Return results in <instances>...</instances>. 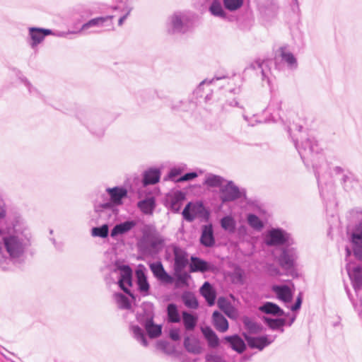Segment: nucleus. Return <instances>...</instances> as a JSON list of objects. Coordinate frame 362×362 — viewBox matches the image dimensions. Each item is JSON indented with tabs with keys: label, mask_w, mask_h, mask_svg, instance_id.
<instances>
[{
	"label": "nucleus",
	"mask_w": 362,
	"mask_h": 362,
	"mask_svg": "<svg viewBox=\"0 0 362 362\" xmlns=\"http://www.w3.org/2000/svg\"><path fill=\"white\" fill-rule=\"evenodd\" d=\"M30 245V235L28 233L16 228L8 230L7 233L0 238V259L5 269L9 268L4 265L5 262L21 264Z\"/></svg>",
	"instance_id": "1"
},
{
	"label": "nucleus",
	"mask_w": 362,
	"mask_h": 362,
	"mask_svg": "<svg viewBox=\"0 0 362 362\" xmlns=\"http://www.w3.org/2000/svg\"><path fill=\"white\" fill-rule=\"evenodd\" d=\"M302 127L298 125L289 126L288 132H297L298 135H294L296 138H293L296 148H297L302 160L305 165H308L309 161H315V158L320 160L322 164L327 167L325 159L322 156H317L319 147L317 141L314 139L306 137L305 133L301 132Z\"/></svg>",
	"instance_id": "2"
},
{
	"label": "nucleus",
	"mask_w": 362,
	"mask_h": 362,
	"mask_svg": "<svg viewBox=\"0 0 362 362\" xmlns=\"http://www.w3.org/2000/svg\"><path fill=\"white\" fill-rule=\"evenodd\" d=\"M113 18L114 16L96 17L83 23L78 30L59 32L57 37H66L69 34L100 33L105 30H112L114 29Z\"/></svg>",
	"instance_id": "3"
},
{
	"label": "nucleus",
	"mask_w": 362,
	"mask_h": 362,
	"mask_svg": "<svg viewBox=\"0 0 362 362\" xmlns=\"http://www.w3.org/2000/svg\"><path fill=\"white\" fill-rule=\"evenodd\" d=\"M194 16L186 13H176L173 15L168 24L170 33H186L194 25Z\"/></svg>",
	"instance_id": "4"
},
{
	"label": "nucleus",
	"mask_w": 362,
	"mask_h": 362,
	"mask_svg": "<svg viewBox=\"0 0 362 362\" xmlns=\"http://www.w3.org/2000/svg\"><path fill=\"white\" fill-rule=\"evenodd\" d=\"M351 213L360 219V222L356 225L350 235V241L354 256L358 260L362 261V211L353 210Z\"/></svg>",
	"instance_id": "5"
},
{
	"label": "nucleus",
	"mask_w": 362,
	"mask_h": 362,
	"mask_svg": "<svg viewBox=\"0 0 362 362\" xmlns=\"http://www.w3.org/2000/svg\"><path fill=\"white\" fill-rule=\"evenodd\" d=\"M298 255L294 248H286L282 250L278 262L281 267L284 269L287 275L296 276V271Z\"/></svg>",
	"instance_id": "6"
},
{
	"label": "nucleus",
	"mask_w": 362,
	"mask_h": 362,
	"mask_svg": "<svg viewBox=\"0 0 362 362\" xmlns=\"http://www.w3.org/2000/svg\"><path fill=\"white\" fill-rule=\"evenodd\" d=\"M57 34L58 33L53 34L50 29L30 27L28 28V37L27 41L30 47L34 49L44 40L45 36L49 35H54L57 36Z\"/></svg>",
	"instance_id": "7"
},
{
	"label": "nucleus",
	"mask_w": 362,
	"mask_h": 362,
	"mask_svg": "<svg viewBox=\"0 0 362 362\" xmlns=\"http://www.w3.org/2000/svg\"><path fill=\"white\" fill-rule=\"evenodd\" d=\"M137 320L144 326L150 338H156L160 335L161 326L153 323V315L151 313H146L145 315L139 314L137 315Z\"/></svg>",
	"instance_id": "8"
},
{
	"label": "nucleus",
	"mask_w": 362,
	"mask_h": 362,
	"mask_svg": "<svg viewBox=\"0 0 362 362\" xmlns=\"http://www.w3.org/2000/svg\"><path fill=\"white\" fill-rule=\"evenodd\" d=\"M220 198L223 202H232L242 197L243 192L232 181L220 188Z\"/></svg>",
	"instance_id": "9"
},
{
	"label": "nucleus",
	"mask_w": 362,
	"mask_h": 362,
	"mask_svg": "<svg viewBox=\"0 0 362 362\" xmlns=\"http://www.w3.org/2000/svg\"><path fill=\"white\" fill-rule=\"evenodd\" d=\"M289 234L282 229L274 228L266 235L265 243L267 245H281L289 242Z\"/></svg>",
	"instance_id": "10"
},
{
	"label": "nucleus",
	"mask_w": 362,
	"mask_h": 362,
	"mask_svg": "<svg viewBox=\"0 0 362 362\" xmlns=\"http://www.w3.org/2000/svg\"><path fill=\"white\" fill-rule=\"evenodd\" d=\"M119 272V278L118 284L119 287L127 294L132 296L127 286H132V270L128 265H122L118 267Z\"/></svg>",
	"instance_id": "11"
},
{
	"label": "nucleus",
	"mask_w": 362,
	"mask_h": 362,
	"mask_svg": "<svg viewBox=\"0 0 362 362\" xmlns=\"http://www.w3.org/2000/svg\"><path fill=\"white\" fill-rule=\"evenodd\" d=\"M106 192L110 197V202L105 203L103 205L104 208H110L112 204L114 205H121L122 199L127 196V190L124 187H115L112 188H107Z\"/></svg>",
	"instance_id": "12"
},
{
	"label": "nucleus",
	"mask_w": 362,
	"mask_h": 362,
	"mask_svg": "<svg viewBox=\"0 0 362 362\" xmlns=\"http://www.w3.org/2000/svg\"><path fill=\"white\" fill-rule=\"evenodd\" d=\"M205 212V208L202 202H189L182 211L183 218L187 221H192L199 215Z\"/></svg>",
	"instance_id": "13"
},
{
	"label": "nucleus",
	"mask_w": 362,
	"mask_h": 362,
	"mask_svg": "<svg viewBox=\"0 0 362 362\" xmlns=\"http://www.w3.org/2000/svg\"><path fill=\"white\" fill-rule=\"evenodd\" d=\"M282 101L281 100L276 96L272 98L268 106L267 107L265 112L271 115L272 120L277 122L281 120L284 122V116L282 115L281 110Z\"/></svg>",
	"instance_id": "14"
},
{
	"label": "nucleus",
	"mask_w": 362,
	"mask_h": 362,
	"mask_svg": "<svg viewBox=\"0 0 362 362\" xmlns=\"http://www.w3.org/2000/svg\"><path fill=\"white\" fill-rule=\"evenodd\" d=\"M145 272V267L143 265H139L135 274L138 290L143 296H148L150 291V284Z\"/></svg>",
	"instance_id": "15"
},
{
	"label": "nucleus",
	"mask_w": 362,
	"mask_h": 362,
	"mask_svg": "<svg viewBox=\"0 0 362 362\" xmlns=\"http://www.w3.org/2000/svg\"><path fill=\"white\" fill-rule=\"evenodd\" d=\"M143 239L153 250L160 248L164 243L163 239L156 233V230L150 227L144 230Z\"/></svg>",
	"instance_id": "16"
},
{
	"label": "nucleus",
	"mask_w": 362,
	"mask_h": 362,
	"mask_svg": "<svg viewBox=\"0 0 362 362\" xmlns=\"http://www.w3.org/2000/svg\"><path fill=\"white\" fill-rule=\"evenodd\" d=\"M149 268L152 272L153 276L161 283L172 284L174 279L168 274L164 269V267L160 262H153L149 264Z\"/></svg>",
	"instance_id": "17"
},
{
	"label": "nucleus",
	"mask_w": 362,
	"mask_h": 362,
	"mask_svg": "<svg viewBox=\"0 0 362 362\" xmlns=\"http://www.w3.org/2000/svg\"><path fill=\"white\" fill-rule=\"evenodd\" d=\"M175 256L174 270L176 274L180 273L188 263L187 253L180 247H173Z\"/></svg>",
	"instance_id": "18"
},
{
	"label": "nucleus",
	"mask_w": 362,
	"mask_h": 362,
	"mask_svg": "<svg viewBox=\"0 0 362 362\" xmlns=\"http://www.w3.org/2000/svg\"><path fill=\"white\" fill-rule=\"evenodd\" d=\"M247 344L251 348H256L262 350L265 346L270 344L274 341V337L268 336H262L258 337L245 335Z\"/></svg>",
	"instance_id": "19"
},
{
	"label": "nucleus",
	"mask_w": 362,
	"mask_h": 362,
	"mask_svg": "<svg viewBox=\"0 0 362 362\" xmlns=\"http://www.w3.org/2000/svg\"><path fill=\"white\" fill-rule=\"evenodd\" d=\"M137 225V221L134 220L127 221L117 224L111 230L110 235L115 238L117 235H124L132 230Z\"/></svg>",
	"instance_id": "20"
},
{
	"label": "nucleus",
	"mask_w": 362,
	"mask_h": 362,
	"mask_svg": "<svg viewBox=\"0 0 362 362\" xmlns=\"http://www.w3.org/2000/svg\"><path fill=\"white\" fill-rule=\"evenodd\" d=\"M347 272L351 280L353 286L355 290L362 288V268L356 267L351 269L349 265L346 267Z\"/></svg>",
	"instance_id": "21"
},
{
	"label": "nucleus",
	"mask_w": 362,
	"mask_h": 362,
	"mask_svg": "<svg viewBox=\"0 0 362 362\" xmlns=\"http://www.w3.org/2000/svg\"><path fill=\"white\" fill-rule=\"evenodd\" d=\"M201 243L205 247H212L215 243L214 230L211 224L205 225L202 227Z\"/></svg>",
	"instance_id": "22"
},
{
	"label": "nucleus",
	"mask_w": 362,
	"mask_h": 362,
	"mask_svg": "<svg viewBox=\"0 0 362 362\" xmlns=\"http://www.w3.org/2000/svg\"><path fill=\"white\" fill-rule=\"evenodd\" d=\"M217 303L218 308L230 318L238 317V310L226 298L220 297Z\"/></svg>",
	"instance_id": "23"
},
{
	"label": "nucleus",
	"mask_w": 362,
	"mask_h": 362,
	"mask_svg": "<svg viewBox=\"0 0 362 362\" xmlns=\"http://www.w3.org/2000/svg\"><path fill=\"white\" fill-rule=\"evenodd\" d=\"M272 290L281 300L286 303L291 302L293 293L288 286H274Z\"/></svg>",
	"instance_id": "24"
},
{
	"label": "nucleus",
	"mask_w": 362,
	"mask_h": 362,
	"mask_svg": "<svg viewBox=\"0 0 362 362\" xmlns=\"http://www.w3.org/2000/svg\"><path fill=\"white\" fill-rule=\"evenodd\" d=\"M191 260L192 263L190 264V271L192 272H205L211 269V265L203 259L192 257Z\"/></svg>",
	"instance_id": "25"
},
{
	"label": "nucleus",
	"mask_w": 362,
	"mask_h": 362,
	"mask_svg": "<svg viewBox=\"0 0 362 362\" xmlns=\"http://www.w3.org/2000/svg\"><path fill=\"white\" fill-rule=\"evenodd\" d=\"M200 293L204 296L209 305H213L215 303L216 292L209 282H205L200 288Z\"/></svg>",
	"instance_id": "26"
},
{
	"label": "nucleus",
	"mask_w": 362,
	"mask_h": 362,
	"mask_svg": "<svg viewBox=\"0 0 362 362\" xmlns=\"http://www.w3.org/2000/svg\"><path fill=\"white\" fill-rule=\"evenodd\" d=\"M213 322L214 327L219 332H225L228 329L227 320L218 311H215L213 313Z\"/></svg>",
	"instance_id": "27"
},
{
	"label": "nucleus",
	"mask_w": 362,
	"mask_h": 362,
	"mask_svg": "<svg viewBox=\"0 0 362 362\" xmlns=\"http://www.w3.org/2000/svg\"><path fill=\"white\" fill-rule=\"evenodd\" d=\"M202 332L208 341L209 346L215 348L219 344V339L216 333L209 327H202Z\"/></svg>",
	"instance_id": "28"
},
{
	"label": "nucleus",
	"mask_w": 362,
	"mask_h": 362,
	"mask_svg": "<svg viewBox=\"0 0 362 362\" xmlns=\"http://www.w3.org/2000/svg\"><path fill=\"white\" fill-rule=\"evenodd\" d=\"M160 173L157 169H150L144 173V185H154L160 180Z\"/></svg>",
	"instance_id": "29"
},
{
	"label": "nucleus",
	"mask_w": 362,
	"mask_h": 362,
	"mask_svg": "<svg viewBox=\"0 0 362 362\" xmlns=\"http://www.w3.org/2000/svg\"><path fill=\"white\" fill-rule=\"evenodd\" d=\"M281 60L287 63L288 66L294 69L297 67V61L293 54L287 50L286 47H281L279 50Z\"/></svg>",
	"instance_id": "30"
},
{
	"label": "nucleus",
	"mask_w": 362,
	"mask_h": 362,
	"mask_svg": "<svg viewBox=\"0 0 362 362\" xmlns=\"http://www.w3.org/2000/svg\"><path fill=\"white\" fill-rule=\"evenodd\" d=\"M225 340L230 343L233 349L239 353L243 352L245 349V342L237 335L226 337Z\"/></svg>",
	"instance_id": "31"
},
{
	"label": "nucleus",
	"mask_w": 362,
	"mask_h": 362,
	"mask_svg": "<svg viewBox=\"0 0 362 362\" xmlns=\"http://www.w3.org/2000/svg\"><path fill=\"white\" fill-rule=\"evenodd\" d=\"M184 346L189 352L199 354L202 351L199 341L194 337H186L185 339Z\"/></svg>",
	"instance_id": "32"
},
{
	"label": "nucleus",
	"mask_w": 362,
	"mask_h": 362,
	"mask_svg": "<svg viewBox=\"0 0 362 362\" xmlns=\"http://www.w3.org/2000/svg\"><path fill=\"white\" fill-rule=\"evenodd\" d=\"M341 182L346 191H351L359 185L358 180L351 173L344 175Z\"/></svg>",
	"instance_id": "33"
},
{
	"label": "nucleus",
	"mask_w": 362,
	"mask_h": 362,
	"mask_svg": "<svg viewBox=\"0 0 362 362\" xmlns=\"http://www.w3.org/2000/svg\"><path fill=\"white\" fill-rule=\"evenodd\" d=\"M185 196L182 192L174 194L170 199V208L174 212H178L182 207Z\"/></svg>",
	"instance_id": "34"
},
{
	"label": "nucleus",
	"mask_w": 362,
	"mask_h": 362,
	"mask_svg": "<svg viewBox=\"0 0 362 362\" xmlns=\"http://www.w3.org/2000/svg\"><path fill=\"white\" fill-rule=\"evenodd\" d=\"M259 310L267 314L281 316L284 311L275 303L267 302L259 308Z\"/></svg>",
	"instance_id": "35"
},
{
	"label": "nucleus",
	"mask_w": 362,
	"mask_h": 362,
	"mask_svg": "<svg viewBox=\"0 0 362 362\" xmlns=\"http://www.w3.org/2000/svg\"><path fill=\"white\" fill-rule=\"evenodd\" d=\"M209 11L214 16L219 17L223 19L227 18L226 12L223 8L221 2L218 1V0H214L211 3L209 7Z\"/></svg>",
	"instance_id": "36"
},
{
	"label": "nucleus",
	"mask_w": 362,
	"mask_h": 362,
	"mask_svg": "<svg viewBox=\"0 0 362 362\" xmlns=\"http://www.w3.org/2000/svg\"><path fill=\"white\" fill-rule=\"evenodd\" d=\"M138 207L146 214H151L155 208V201L153 198H148L140 201L138 203Z\"/></svg>",
	"instance_id": "37"
},
{
	"label": "nucleus",
	"mask_w": 362,
	"mask_h": 362,
	"mask_svg": "<svg viewBox=\"0 0 362 362\" xmlns=\"http://www.w3.org/2000/svg\"><path fill=\"white\" fill-rule=\"evenodd\" d=\"M223 178L219 175L209 174L206 177L204 184L210 187H217L223 186Z\"/></svg>",
	"instance_id": "38"
},
{
	"label": "nucleus",
	"mask_w": 362,
	"mask_h": 362,
	"mask_svg": "<svg viewBox=\"0 0 362 362\" xmlns=\"http://www.w3.org/2000/svg\"><path fill=\"white\" fill-rule=\"evenodd\" d=\"M221 226L223 229L229 232L234 233L235 230L236 223L231 216H226L221 219Z\"/></svg>",
	"instance_id": "39"
},
{
	"label": "nucleus",
	"mask_w": 362,
	"mask_h": 362,
	"mask_svg": "<svg viewBox=\"0 0 362 362\" xmlns=\"http://www.w3.org/2000/svg\"><path fill=\"white\" fill-rule=\"evenodd\" d=\"M130 329L133 334V337L138 341H139L144 346H148V341L141 328L137 325H131Z\"/></svg>",
	"instance_id": "40"
},
{
	"label": "nucleus",
	"mask_w": 362,
	"mask_h": 362,
	"mask_svg": "<svg viewBox=\"0 0 362 362\" xmlns=\"http://www.w3.org/2000/svg\"><path fill=\"white\" fill-rule=\"evenodd\" d=\"M250 68H251L254 70L259 71L262 74V79L263 81H264L266 79H267L269 81L268 71L267 70V64L266 62H261L260 61H256L250 64Z\"/></svg>",
	"instance_id": "41"
},
{
	"label": "nucleus",
	"mask_w": 362,
	"mask_h": 362,
	"mask_svg": "<svg viewBox=\"0 0 362 362\" xmlns=\"http://www.w3.org/2000/svg\"><path fill=\"white\" fill-rule=\"evenodd\" d=\"M247 223L248 224L255 230L257 231H260L263 227L264 223L263 222L259 219L258 216H257L255 214H250L247 215Z\"/></svg>",
	"instance_id": "42"
},
{
	"label": "nucleus",
	"mask_w": 362,
	"mask_h": 362,
	"mask_svg": "<svg viewBox=\"0 0 362 362\" xmlns=\"http://www.w3.org/2000/svg\"><path fill=\"white\" fill-rule=\"evenodd\" d=\"M182 299L185 305L189 308L195 309L198 307V302L194 294L192 293H184L182 296Z\"/></svg>",
	"instance_id": "43"
},
{
	"label": "nucleus",
	"mask_w": 362,
	"mask_h": 362,
	"mask_svg": "<svg viewBox=\"0 0 362 362\" xmlns=\"http://www.w3.org/2000/svg\"><path fill=\"white\" fill-rule=\"evenodd\" d=\"M115 300L117 306L120 309H129L131 308V303L127 296L122 293H115L114 295Z\"/></svg>",
	"instance_id": "44"
},
{
	"label": "nucleus",
	"mask_w": 362,
	"mask_h": 362,
	"mask_svg": "<svg viewBox=\"0 0 362 362\" xmlns=\"http://www.w3.org/2000/svg\"><path fill=\"white\" fill-rule=\"evenodd\" d=\"M168 320L171 322H178L180 320L176 305L170 303L167 308Z\"/></svg>",
	"instance_id": "45"
},
{
	"label": "nucleus",
	"mask_w": 362,
	"mask_h": 362,
	"mask_svg": "<svg viewBox=\"0 0 362 362\" xmlns=\"http://www.w3.org/2000/svg\"><path fill=\"white\" fill-rule=\"evenodd\" d=\"M225 8L230 11L239 9L243 4V0H223Z\"/></svg>",
	"instance_id": "46"
},
{
	"label": "nucleus",
	"mask_w": 362,
	"mask_h": 362,
	"mask_svg": "<svg viewBox=\"0 0 362 362\" xmlns=\"http://www.w3.org/2000/svg\"><path fill=\"white\" fill-rule=\"evenodd\" d=\"M183 322L187 329H193L196 325V319L194 316L187 312H183Z\"/></svg>",
	"instance_id": "47"
},
{
	"label": "nucleus",
	"mask_w": 362,
	"mask_h": 362,
	"mask_svg": "<svg viewBox=\"0 0 362 362\" xmlns=\"http://www.w3.org/2000/svg\"><path fill=\"white\" fill-rule=\"evenodd\" d=\"M108 226L104 224L100 227L92 228L91 235L94 237L106 238L108 235Z\"/></svg>",
	"instance_id": "48"
},
{
	"label": "nucleus",
	"mask_w": 362,
	"mask_h": 362,
	"mask_svg": "<svg viewBox=\"0 0 362 362\" xmlns=\"http://www.w3.org/2000/svg\"><path fill=\"white\" fill-rule=\"evenodd\" d=\"M268 325L272 329H277L282 327L286 324V320L284 319H269L266 318Z\"/></svg>",
	"instance_id": "49"
},
{
	"label": "nucleus",
	"mask_w": 362,
	"mask_h": 362,
	"mask_svg": "<svg viewBox=\"0 0 362 362\" xmlns=\"http://www.w3.org/2000/svg\"><path fill=\"white\" fill-rule=\"evenodd\" d=\"M243 323L245 328L251 332H256L259 329V326L247 317L243 318Z\"/></svg>",
	"instance_id": "50"
},
{
	"label": "nucleus",
	"mask_w": 362,
	"mask_h": 362,
	"mask_svg": "<svg viewBox=\"0 0 362 362\" xmlns=\"http://www.w3.org/2000/svg\"><path fill=\"white\" fill-rule=\"evenodd\" d=\"M238 107L242 108L243 107L240 105L239 103L236 100H233L231 101H227L223 105V109L226 111L228 110V107Z\"/></svg>",
	"instance_id": "51"
},
{
	"label": "nucleus",
	"mask_w": 362,
	"mask_h": 362,
	"mask_svg": "<svg viewBox=\"0 0 362 362\" xmlns=\"http://www.w3.org/2000/svg\"><path fill=\"white\" fill-rule=\"evenodd\" d=\"M6 207L4 200L0 194V219L6 217Z\"/></svg>",
	"instance_id": "52"
},
{
	"label": "nucleus",
	"mask_w": 362,
	"mask_h": 362,
	"mask_svg": "<svg viewBox=\"0 0 362 362\" xmlns=\"http://www.w3.org/2000/svg\"><path fill=\"white\" fill-rule=\"evenodd\" d=\"M197 177V173H194V172L189 173H186L185 175H183L180 178H179L178 181L184 182V181L191 180Z\"/></svg>",
	"instance_id": "53"
},
{
	"label": "nucleus",
	"mask_w": 362,
	"mask_h": 362,
	"mask_svg": "<svg viewBox=\"0 0 362 362\" xmlns=\"http://www.w3.org/2000/svg\"><path fill=\"white\" fill-rule=\"evenodd\" d=\"M313 168L315 169V176L317 177V182H318V185L320 187V191H321V193L322 194L323 193V189H322V180H321V177H320V172L318 169V167L317 165V164L315 163H313Z\"/></svg>",
	"instance_id": "54"
},
{
	"label": "nucleus",
	"mask_w": 362,
	"mask_h": 362,
	"mask_svg": "<svg viewBox=\"0 0 362 362\" xmlns=\"http://www.w3.org/2000/svg\"><path fill=\"white\" fill-rule=\"evenodd\" d=\"M170 337L173 341H177L180 339V330L177 329H171L170 332Z\"/></svg>",
	"instance_id": "55"
},
{
	"label": "nucleus",
	"mask_w": 362,
	"mask_h": 362,
	"mask_svg": "<svg viewBox=\"0 0 362 362\" xmlns=\"http://www.w3.org/2000/svg\"><path fill=\"white\" fill-rule=\"evenodd\" d=\"M301 303H302V296H301V293H300L296 299V303L293 306H291V309L293 311L298 310L300 308Z\"/></svg>",
	"instance_id": "56"
},
{
	"label": "nucleus",
	"mask_w": 362,
	"mask_h": 362,
	"mask_svg": "<svg viewBox=\"0 0 362 362\" xmlns=\"http://www.w3.org/2000/svg\"><path fill=\"white\" fill-rule=\"evenodd\" d=\"M234 276L239 281H242L243 277V270L240 268L236 269L234 272Z\"/></svg>",
	"instance_id": "57"
},
{
	"label": "nucleus",
	"mask_w": 362,
	"mask_h": 362,
	"mask_svg": "<svg viewBox=\"0 0 362 362\" xmlns=\"http://www.w3.org/2000/svg\"><path fill=\"white\" fill-rule=\"evenodd\" d=\"M86 125L93 133L96 134L98 136L103 135L104 133L103 129H101L98 132H97L92 124L87 123Z\"/></svg>",
	"instance_id": "58"
},
{
	"label": "nucleus",
	"mask_w": 362,
	"mask_h": 362,
	"mask_svg": "<svg viewBox=\"0 0 362 362\" xmlns=\"http://www.w3.org/2000/svg\"><path fill=\"white\" fill-rule=\"evenodd\" d=\"M206 359H207L208 361L221 362V358H219L217 356L209 355V356H206Z\"/></svg>",
	"instance_id": "59"
},
{
	"label": "nucleus",
	"mask_w": 362,
	"mask_h": 362,
	"mask_svg": "<svg viewBox=\"0 0 362 362\" xmlns=\"http://www.w3.org/2000/svg\"><path fill=\"white\" fill-rule=\"evenodd\" d=\"M244 119L248 122V124L251 126H254L257 121L256 119H250L248 118V117L245 115H243Z\"/></svg>",
	"instance_id": "60"
},
{
	"label": "nucleus",
	"mask_w": 362,
	"mask_h": 362,
	"mask_svg": "<svg viewBox=\"0 0 362 362\" xmlns=\"http://www.w3.org/2000/svg\"><path fill=\"white\" fill-rule=\"evenodd\" d=\"M129 11L125 14L123 16H122L119 21H118V24L119 25H122L124 23V21L126 20V18H127L128 15L129 14Z\"/></svg>",
	"instance_id": "61"
},
{
	"label": "nucleus",
	"mask_w": 362,
	"mask_h": 362,
	"mask_svg": "<svg viewBox=\"0 0 362 362\" xmlns=\"http://www.w3.org/2000/svg\"><path fill=\"white\" fill-rule=\"evenodd\" d=\"M179 173H180V171L177 169L174 168V169L171 170L170 175L171 177H175V175H178Z\"/></svg>",
	"instance_id": "62"
},
{
	"label": "nucleus",
	"mask_w": 362,
	"mask_h": 362,
	"mask_svg": "<svg viewBox=\"0 0 362 362\" xmlns=\"http://www.w3.org/2000/svg\"><path fill=\"white\" fill-rule=\"evenodd\" d=\"M213 81H214V78H213L212 80H209V81H208V80H204L203 81H202V82L199 83L198 88H199V89H200V88H202V86L204 84H205V83H209H209H211Z\"/></svg>",
	"instance_id": "63"
},
{
	"label": "nucleus",
	"mask_w": 362,
	"mask_h": 362,
	"mask_svg": "<svg viewBox=\"0 0 362 362\" xmlns=\"http://www.w3.org/2000/svg\"><path fill=\"white\" fill-rule=\"evenodd\" d=\"M334 171L337 174H340V173H343V169L341 167L337 166V167L334 168Z\"/></svg>",
	"instance_id": "64"
}]
</instances>
